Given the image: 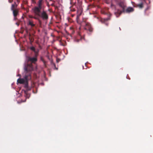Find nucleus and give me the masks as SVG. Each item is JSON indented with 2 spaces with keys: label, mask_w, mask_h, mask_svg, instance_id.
I'll use <instances>...</instances> for the list:
<instances>
[{
  "label": "nucleus",
  "mask_w": 153,
  "mask_h": 153,
  "mask_svg": "<svg viewBox=\"0 0 153 153\" xmlns=\"http://www.w3.org/2000/svg\"><path fill=\"white\" fill-rule=\"evenodd\" d=\"M122 13H124L122 10H117V11L115 12L114 14L117 17H118Z\"/></svg>",
  "instance_id": "nucleus-11"
},
{
  "label": "nucleus",
  "mask_w": 153,
  "mask_h": 153,
  "mask_svg": "<svg viewBox=\"0 0 153 153\" xmlns=\"http://www.w3.org/2000/svg\"><path fill=\"white\" fill-rule=\"evenodd\" d=\"M75 11V10H73V11Z\"/></svg>",
  "instance_id": "nucleus-24"
},
{
  "label": "nucleus",
  "mask_w": 153,
  "mask_h": 153,
  "mask_svg": "<svg viewBox=\"0 0 153 153\" xmlns=\"http://www.w3.org/2000/svg\"><path fill=\"white\" fill-rule=\"evenodd\" d=\"M111 7H115V6L112 4H111Z\"/></svg>",
  "instance_id": "nucleus-20"
},
{
  "label": "nucleus",
  "mask_w": 153,
  "mask_h": 153,
  "mask_svg": "<svg viewBox=\"0 0 153 153\" xmlns=\"http://www.w3.org/2000/svg\"><path fill=\"white\" fill-rule=\"evenodd\" d=\"M17 16H14L13 20H17Z\"/></svg>",
  "instance_id": "nucleus-21"
},
{
  "label": "nucleus",
  "mask_w": 153,
  "mask_h": 153,
  "mask_svg": "<svg viewBox=\"0 0 153 153\" xmlns=\"http://www.w3.org/2000/svg\"><path fill=\"white\" fill-rule=\"evenodd\" d=\"M144 3L143 2H141L139 4H136V7L140 9H142L144 7Z\"/></svg>",
  "instance_id": "nucleus-12"
},
{
  "label": "nucleus",
  "mask_w": 153,
  "mask_h": 153,
  "mask_svg": "<svg viewBox=\"0 0 153 153\" xmlns=\"http://www.w3.org/2000/svg\"><path fill=\"white\" fill-rule=\"evenodd\" d=\"M105 14H107L108 17L105 19H102L101 20V22L102 23H104L106 26H108V24L106 22L110 19V17L111 16V14L110 13H106Z\"/></svg>",
  "instance_id": "nucleus-4"
},
{
  "label": "nucleus",
  "mask_w": 153,
  "mask_h": 153,
  "mask_svg": "<svg viewBox=\"0 0 153 153\" xmlns=\"http://www.w3.org/2000/svg\"><path fill=\"white\" fill-rule=\"evenodd\" d=\"M28 26H30L32 28L35 26V24L33 23V21L31 19H29L27 23Z\"/></svg>",
  "instance_id": "nucleus-7"
},
{
  "label": "nucleus",
  "mask_w": 153,
  "mask_h": 153,
  "mask_svg": "<svg viewBox=\"0 0 153 153\" xmlns=\"http://www.w3.org/2000/svg\"><path fill=\"white\" fill-rule=\"evenodd\" d=\"M16 9V8H15V5L13 4H12L11 7V10H13Z\"/></svg>",
  "instance_id": "nucleus-16"
},
{
  "label": "nucleus",
  "mask_w": 153,
  "mask_h": 153,
  "mask_svg": "<svg viewBox=\"0 0 153 153\" xmlns=\"http://www.w3.org/2000/svg\"><path fill=\"white\" fill-rule=\"evenodd\" d=\"M44 0H38L36 5L32 9L35 15L37 16L44 21H47L48 19V15L47 12L44 10Z\"/></svg>",
  "instance_id": "nucleus-1"
},
{
  "label": "nucleus",
  "mask_w": 153,
  "mask_h": 153,
  "mask_svg": "<svg viewBox=\"0 0 153 153\" xmlns=\"http://www.w3.org/2000/svg\"><path fill=\"white\" fill-rule=\"evenodd\" d=\"M37 56L36 54L35 56L31 57L30 56H28L27 57V63H25V65H25L27 64H32L31 66L33 68V69L32 63H35L37 60V58L36 57Z\"/></svg>",
  "instance_id": "nucleus-3"
},
{
  "label": "nucleus",
  "mask_w": 153,
  "mask_h": 153,
  "mask_svg": "<svg viewBox=\"0 0 153 153\" xmlns=\"http://www.w3.org/2000/svg\"><path fill=\"white\" fill-rule=\"evenodd\" d=\"M30 49L31 50H32L34 51H35V48L34 47L32 46V47H31L30 48Z\"/></svg>",
  "instance_id": "nucleus-19"
},
{
  "label": "nucleus",
  "mask_w": 153,
  "mask_h": 153,
  "mask_svg": "<svg viewBox=\"0 0 153 153\" xmlns=\"http://www.w3.org/2000/svg\"><path fill=\"white\" fill-rule=\"evenodd\" d=\"M16 25H17L18 26L19 25V23L18 22H16Z\"/></svg>",
  "instance_id": "nucleus-23"
},
{
  "label": "nucleus",
  "mask_w": 153,
  "mask_h": 153,
  "mask_svg": "<svg viewBox=\"0 0 153 153\" xmlns=\"http://www.w3.org/2000/svg\"><path fill=\"white\" fill-rule=\"evenodd\" d=\"M75 11V10H73V11Z\"/></svg>",
  "instance_id": "nucleus-25"
},
{
  "label": "nucleus",
  "mask_w": 153,
  "mask_h": 153,
  "mask_svg": "<svg viewBox=\"0 0 153 153\" xmlns=\"http://www.w3.org/2000/svg\"><path fill=\"white\" fill-rule=\"evenodd\" d=\"M118 4L120 7L122 9V11L123 12H125V8L126 7L125 3L123 1H120L119 3Z\"/></svg>",
  "instance_id": "nucleus-6"
},
{
  "label": "nucleus",
  "mask_w": 153,
  "mask_h": 153,
  "mask_svg": "<svg viewBox=\"0 0 153 153\" xmlns=\"http://www.w3.org/2000/svg\"><path fill=\"white\" fill-rule=\"evenodd\" d=\"M141 2H143V3H146V1L145 0H140Z\"/></svg>",
  "instance_id": "nucleus-22"
},
{
  "label": "nucleus",
  "mask_w": 153,
  "mask_h": 153,
  "mask_svg": "<svg viewBox=\"0 0 153 153\" xmlns=\"http://www.w3.org/2000/svg\"><path fill=\"white\" fill-rule=\"evenodd\" d=\"M24 87L26 89V90L25 91H28L30 90L31 89V87H29L28 86V83H26L25 84Z\"/></svg>",
  "instance_id": "nucleus-13"
},
{
  "label": "nucleus",
  "mask_w": 153,
  "mask_h": 153,
  "mask_svg": "<svg viewBox=\"0 0 153 153\" xmlns=\"http://www.w3.org/2000/svg\"><path fill=\"white\" fill-rule=\"evenodd\" d=\"M32 64H27L25 65L24 67L25 72V74L24 76V79L19 78L17 80L18 83L22 84L25 83V84L27 83V81L31 79V74L32 71H33V68L31 66Z\"/></svg>",
  "instance_id": "nucleus-2"
},
{
  "label": "nucleus",
  "mask_w": 153,
  "mask_h": 153,
  "mask_svg": "<svg viewBox=\"0 0 153 153\" xmlns=\"http://www.w3.org/2000/svg\"><path fill=\"white\" fill-rule=\"evenodd\" d=\"M29 17L30 18H33L36 20H37L39 21V23L41 25V21L39 19V18L36 16L35 15V16H32L30 15L29 16Z\"/></svg>",
  "instance_id": "nucleus-10"
},
{
  "label": "nucleus",
  "mask_w": 153,
  "mask_h": 153,
  "mask_svg": "<svg viewBox=\"0 0 153 153\" xmlns=\"http://www.w3.org/2000/svg\"><path fill=\"white\" fill-rule=\"evenodd\" d=\"M82 12L80 10H78L77 11V17H79L81 14H82Z\"/></svg>",
  "instance_id": "nucleus-15"
},
{
  "label": "nucleus",
  "mask_w": 153,
  "mask_h": 153,
  "mask_svg": "<svg viewBox=\"0 0 153 153\" xmlns=\"http://www.w3.org/2000/svg\"><path fill=\"white\" fill-rule=\"evenodd\" d=\"M25 96L26 98H29L30 96V94L28 93L27 91H25Z\"/></svg>",
  "instance_id": "nucleus-14"
},
{
  "label": "nucleus",
  "mask_w": 153,
  "mask_h": 153,
  "mask_svg": "<svg viewBox=\"0 0 153 153\" xmlns=\"http://www.w3.org/2000/svg\"><path fill=\"white\" fill-rule=\"evenodd\" d=\"M150 8V7L149 6H148L145 9V12H146L147 10H149Z\"/></svg>",
  "instance_id": "nucleus-18"
},
{
  "label": "nucleus",
  "mask_w": 153,
  "mask_h": 153,
  "mask_svg": "<svg viewBox=\"0 0 153 153\" xmlns=\"http://www.w3.org/2000/svg\"><path fill=\"white\" fill-rule=\"evenodd\" d=\"M60 44L61 45L63 46H65V43H63L62 42H61V41H60Z\"/></svg>",
  "instance_id": "nucleus-17"
},
{
  "label": "nucleus",
  "mask_w": 153,
  "mask_h": 153,
  "mask_svg": "<svg viewBox=\"0 0 153 153\" xmlns=\"http://www.w3.org/2000/svg\"><path fill=\"white\" fill-rule=\"evenodd\" d=\"M13 11V16H17L19 14V10L18 9L12 10Z\"/></svg>",
  "instance_id": "nucleus-9"
},
{
  "label": "nucleus",
  "mask_w": 153,
  "mask_h": 153,
  "mask_svg": "<svg viewBox=\"0 0 153 153\" xmlns=\"http://www.w3.org/2000/svg\"><path fill=\"white\" fill-rule=\"evenodd\" d=\"M85 24V30H88L90 32H91L92 31L93 29L90 24L89 23H86L85 22H83L82 23V25Z\"/></svg>",
  "instance_id": "nucleus-5"
},
{
  "label": "nucleus",
  "mask_w": 153,
  "mask_h": 153,
  "mask_svg": "<svg viewBox=\"0 0 153 153\" xmlns=\"http://www.w3.org/2000/svg\"><path fill=\"white\" fill-rule=\"evenodd\" d=\"M78 1H79V0H77Z\"/></svg>",
  "instance_id": "nucleus-26"
},
{
  "label": "nucleus",
  "mask_w": 153,
  "mask_h": 153,
  "mask_svg": "<svg viewBox=\"0 0 153 153\" xmlns=\"http://www.w3.org/2000/svg\"><path fill=\"white\" fill-rule=\"evenodd\" d=\"M134 10V9L131 7H129L127 8L126 9H125V12L126 13H130L133 12Z\"/></svg>",
  "instance_id": "nucleus-8"
}]
</instances>
